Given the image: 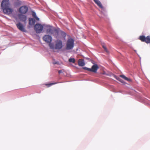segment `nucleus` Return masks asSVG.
<instances>
[{
    "mask_svg": "<svg viewBox=\"0 0 150 150\" xmlns=\"http://www.w3.org/2000/svg\"><path fill=\"white\" fill-rule=\"evenodd\" d=\"M36 19V20L37 21H39V18L38 17H37V16H36V14H35V17Z\"/></svg>",
    "mask_w": 150,
    "mask_h": 150,
    "instance_id": "obj_24",
    "label": "nucleus"
},
{
    "mask_svg": "<svg viewBox=\"0 0 150 150\" xmlns=\"http://www.w3.org/2000/svg\"><path fill=\"white\" fill-rule=\"evenodd\" d=\"M95 3L101 9H103V7L100 1L98 0H93Z\"/></svg>",
    "mask_w": 150,
    "mask_h": 150,
    "instance_id": "obj_13",
    "label": "nucleus"
},
{
    "mask_svg": "<svg viewBox=\"0 0 150 150\" xmlns=\"http://www.w3.org/2000/svg\"><path fill=\"white\" fill-rule=\"evenodd\" d=\"M99 68V67L97 64H95L93 65L91 69V71L96 73L97 70Z\"/></svg>",
    "mask_w": 150,
    "mask_h": 150,
    "instance_id": "obj_12",
    "label": "nucleus"
},
{
    "mask_svg": "<svg viewBox=\"0 0 150 150\" xmlns=\"http://www.w3.org/2000/svg\"><path fill=\"white\" fill-rule=\"evenodd\" d=\"M103 47L106 52H108L106 47L105 45H103Z\"/></svg>",
    "mask_w": 150,
    "mask_h": 150,
    "instance_id": "obj_22",
    "label": "nucleus"
},
{
    "mask_svg": "<svg viewBox=\"0 0 150 150\" xmlns=\"http://www.w3.org/2000/svg\"><path fill=\"white\" fill-rule=\"evenodd\" d=\"M10 3L9 0H3L1 4V9L9 7Z\"/></svg>",
    "mask_w": 150,
    "mask_h": 150,
    "instance_id": "obj_8",
    "label": "nucleus"
},
{
    "mask_svg": "<svg viewBox=\"0 0 150 150\" xmlns=\"http://www.w3.org/2000/svg\"><path fill=\"white\" fill-rule=\"evenodd\" d=\"M47 32L50 34H52L53 32H54L55 33L58 34V31L56 29H53L52 26H50L49 28H48L47 30Z\"/></svg>",
    "mask_w": 150,
    "mask_h": 150,
    "instance_id": "obj_11",
    "label": "nucleus"
},
{
    "mask_svg": "<svg viewBox=\"0 0 150 150\" xmlns=\"http://www.w3.org/2000/svg\"><path fill=\"white\" fill-rule=\"evenodd\" d=\"M29 24L30 25H34L35 23V20L34 19L32 18H30L29 19Z\"/></svg>",
    "mask_w": 150,
    "mask_h": 150,
    "instance_id": "obj_14",
    "label": "nucleus"
},
{
    "mask_svg": "<svg viewBox=\"0 0 150 150\" xmlns=\"http://www.w3.org/2000/svg\"><path fill=\"white\" fill-rule=\"evenodd\" d=\"M74 46V40L72 38L68 39L66 43L65 49L67 50H72Z\"/></svg>",
    "mask_w": 150,
    "mask_h": 150,
    "instance_id": "obj_1",
    "label": "nucleus"
},
{
    "mask_svg": "<svg viewBox=\"0 0 150 150\" xmlns=\"http://www.w3.org/2000/svg\"><path fill=\"white\" fill-rule=\"evenodd\" d=\"M83 69H84V70H86L88 71H91V69L90 68H89L86 67H83Z\"/></svg>",
    "mask_w": 150,
    "mask_h": 150,
    "instance_id": "obj_21",
    "label": "nucleus"
},
{
    "mask_svg": "<svg viewBox=\"0 0 150 150\" xmlns=\"http://www.w3.org/2000/svg\"><path fill=\"white\" fill-rule=\"evenodd\" d=\"M35 14H36L35 13L33 14V16L34 17H35Z\"/></svg>",
    "mask_w": 150,
    "mask_h": 150,
    "instance_id": "obj_27",
    "label": "nucleus"
},
{
    "mask_svg": "<svg viewBox=\"0 0 150 150\" xmlns=\"http://www.w3.org/2000/svg\"><path fill=\"white\" fill-rule=\"evenodd\" d=\"M16 25L18 28L21 31L23 32H26V30H25L24 26L20 22L16 24Z\"/></svg>",
    "mask_w": 150,
    "mask_h": 150,
    "instance_id": "obj_9",
    "label": "nucleus"
},
{
    "mask_svg": "<svg viewBox=\"0 0 150 150\" xmlns=\"http://www.w3.org/2000/svg\"><path fill=\"white\" fill-rule=\"evenodd\" d=\"M62 73V71L61 70H59L58 71V73L59 74H60Z\"/></svg>",
    "mask_w": 150,
    "mask_h": 150,
    "instance_id": "obj_26",
    "label": "nucleus"
},
{
    "mask_svg": "<svg viewBox=\"0 0 150 150\" xmlns=\"http://www.w3.org/2000/svg\"><path fill=\"white\" fill-rule=\"evenodd\" d=\"M49 43V46L50 47V48L51 49H55V46L52 43Z\"/></svg>",
    "mask_w": 150,
    "mask_h": 150,
    "instance_id": "obj_18",
    "label": "nucleus"
},
{
    "mask_svg": "<svg viewBox=\"0 0 150 150\" xmlns=\"http://www.w3.org/2000/svg\"><path fill=\"white\" fill-rule=\"evenodd\" d=\"M57 83L55 82V83H45V85H46V86H47V87H49L53 85L56 84Z\"/></svg>",
    "mask_w": 150,
    "mask_h": 150,
    "instance_id": "obj_17",
    "label": "nucleus"
},
{
    "mask_svg": "<svg viewBox=\"0 0 150 150\" xmlns=\"http://www.w3.org/2000/svg\"><path fill=\"white\" fill-rule=\"evenodd\" d=\"M78 65L81 67H82L84 66L85 64L84 62V60L82 59H80L79 60L78 62Z\"/></svg>",
    "mask_w": 150,
    "mask_h": 150,
    "instance_id": "obj_15",
    "label": "nucleus"
},
{
    "mask_svg": "<svg viewBox=\"0 0 150 150\" xmlns=\"http://www.w3.org/2000/svg\"><path fill=\"white\" fill-rule=\"evenodd\" d=\"M53 35L56 38H57L58 37V34L57 33H55V32H53Z\"/></svg>",
    "mask_w": 150,
    "mask_h": 150,
    "instance_id": "obj_20",
    "label": "nucleus"
},
{
    "mask_svg": "<svg viewBox=\"0 0 150 150\" xmlns=\"http://www.w3.org/2000/svg\"><path fill=\"white\" fill-rule=\"evenodd\" d=\"M120 76L125 79V80L128 81H131V80L129 78H127L126 77L125 75H121Z\"/></svg>",
    "mask_w": 150,
    "mask_h": 150,
    "instance_id": "obj_16",
    "label": "nucleus"
},
{
    "mask_svg": "<svg viewBox=\"0 0 150 150\" xmlns=\"http://www.w3.org/2000/svg\"><path fill=\"white\" fill-rule=\"evenodd\" d=\"M62 47V41L59 40H58L55 42V49H60Z\"/></svg>",
    "mask_w": 150,
    "mask_h": 150,
    "instance_id": "obj_7",
    "label": "nucleus"
},
{
    "mask_svg": "<svg viewBox=\"0 0 150 150\" xmlns=\"http://www.w3.org/2000/svg\"><path fill=\"white\" fill-rule=\"evenodd\" d=\"M61 33L62 35L64 37H65L66 36V34L65 33L63 32H61Z\"/></svg>",
    "mask_w": 150,
    "mask_h": 150,
    "instance_id": "obj_23",
    "label": "nucleus"
},
{
    "mask_svg": "<svg viewBox=\"0 0 150 150\" xmlns=\"http://www.w3.org/2000/svg\"><path fill=\"white\" fill-rule=\"evenodd\" d=\"M35 30L37 33H41L43 29V26L39 23H37L35 25Z\"/></svg>",
    "mask_w": 150,
    "mask_h": 150,
    "instance_id": "obj_3",
    "label": "nucleus"
},
{
    "mask_svg": "<svg viewBox=\"0 0 150 150\" xmlns=\"http://www.w3.org/2000/svg\"><path fill=\"white\" fill-rule=\"evenodd\" d=\"M19 19L21 21L23 22L24 23H26L27 19V16L24 14H18L17 15Z\"/></svg>",
    "mask_w": 150,
    "mask_h": 150,
    "instance_id": "obj_6",
    "label": "nucleus"
},
{
    "mask_svg": "<svg viewBox=\"0 0 150 150\" xmlns=\"http://www.w3.org/2000/svg\"><path fill=\"white\" fill-rule=\"evenodd\" d=\"M53 64H59V62H53Z\"/></svg>",
    "mask_w": 150,
    "mask_h": 150,
    "instance_id": "obj_25",
    "label": "nucleus"
},
{
    "mask_svg": "<svg viewBox=\"0 0 150 150\" xmlns=\"http://www.w3.org/2000/svg\"><path fill=\"white\" fill-rule=\"evenodd\" d=\"M4 13L9 15L11 14L13 11V9L7 7L2 9Z\"/></svg>",
    "mask_w": 150,
    "mask_h": 150,
    "instance_id": "obj_5",
    "label": "nucleus"
},
{
    "mask_svg": "<svg viewBox=\"0 0 150 150\" xmlns=\"http://www.w3.org/2000/svg\"><path fill=\"white\" fill-rule=\"evenodd\" d=\"M139 39L141 41L145 42L146 43H150V35L146 37L144 35H141L139 37Z\"/></svg>",
    "mask_w": 150,
    "mask_h": 150,
    "instance_id": "obj_2",
    "label": "nucleus"
},
{
    "mask_svg": "<svg viewBox=\"0 0 150 150\" xmlns=\"http://www.w3.org/2000/svg\"><path fill=\"white\" fill-rule=\"evenodd\" d=\"M44 41L47 43H50L52 41V37L49 35H45L43 38Z\"/></svg>",
    "mask_w": 150,
    "mask_h": 150,
    "instance_id": "obj_10",
    "label": "nucleus"
},
{
    "mask_svg": "<svg viewBox=\"0 0 150 150\" xmlns=\"http://www.w3.org/2000/svg\"><path fill=\"white\" fill-rule=\"evenodd\" d=\"M69 61L70 62H72L73 63H74L75 62V60L74 58H70L69 59Z\"/></svg>",
    "mask_w": 150,
    "mask_h": 150,
    "instance_id": "obj_19",
    "label": "nucleus"
},
{
    "mask_svg": "<svg viewBox=\"0 0 150 150\" xmlns=\"http://www.w3.org/2000/svg\"><path fill=\"white\" fill-rule=\"evenodd\" d=\"M28 7L26 6H22L20 7L18 9V12L19 14H24L26 13L28 11Z\"/></svg>",
    "mask_w": 150,
    "mask_h": 150,
    "instance_id": "obj_4",
    "label": "nucleus"
}]
</instances>
